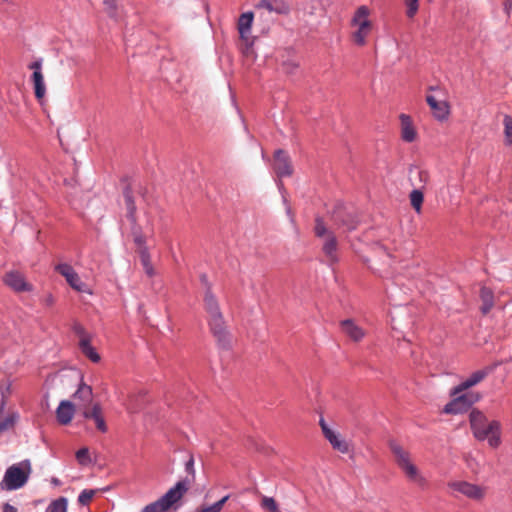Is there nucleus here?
<instances>
[{
	"instance_id": "7",
	"label": "nucleus",
	"mask_w": 512,
	"mask_h": 512,
	"mask_svg": "<svg viewBox=\"0 0 512 512\" xmlns=\"http://www.w3.org/2000/svg\"><path fill=\"white\" fill-rule=\"evenodd\" d=\"M314 231L317 237L323 239L322 251L326 257L327 263L330 265L336 263L338 261V243L335 234L327 230L321 218H316Z\"/></svg>"
},
{
	"instance_id": "42",
	"label": "nucleus",
	"mask_w": 512,
	"mask_h": 512,
	"mask_svg": "<svg viewBox=\"0 0 512 512\" xmlns=\"http://www.w3.org/2000/svg\"><path fill=\"white\" fill-rule=\"evenodd\" d=\"M185 469L188 474L192 476V480L195 478V470H194V458L190 456L189 460L186 462Z\"/></svg>"
},
{
	"instance_id": "29",
	"label": "nucleus",
	"mask_w": 512,
	"mask_h": 512,
	"mask_svg": "<svg viewBox=\"0 0 512 512\" xmlns=\"http://www.w3.org/2000/svg\"><path fill=\"white\" fill-rule=\"evenodd\" d=\"M67 506V499L60 497L49 504L47 512H67Z\"/></svg>"
},
{
	"instance_id": "32",
	"label": "nucleus",
	"mask_w": 512,
	"mask_h": 512,
	"mask_svg": "<svg viewBox=\"0 0 512 512\" xmlns=\"http://www.w3.org/2000/svg\"><path fill=\"white\" fill-rule=\"evenodd\" d=\"M420 0H404L406 7V16L410 19L414 18L419 10Z\"/></svg>"
},
{
	"instance_id": "12",
	"label": "nucleus",
	"mask_w": 512,
	"mask_h": 512,
	"mask_svg": "<svg viewBox=\"0 0 512 512\" xmlns=\"http://www.w3.org/2000/svg\"><path fill=\"white\" fill-rule=\"evenodd\" d=\"M321 430L323 432L324 437L329 441L333 449L346 454L349 452V444L347 441L341 438V436L333 431L329 426L326 424L325 420L323 418L319 421Z\"/></svg>"
},
{
	"instance_id": "9",
	"label": "nucleus",
	"mask_w": 512,
	"mask_h": 512,
	"mask_svg": "<svg viewBox=\"0 0 512 512\" xmlns=\"http://www.w3.org/2000/svg\"><path fill=\"white\" fill-rule=\"evenodd\" d=\"M448 485L452 490L473 500H481L486 494V489L484 487L465 481H454L450 482Z\"/></svg>"
},
{
	"instance_id": "13",
	"label": "nucleus",
	"mask_w": 512,
	"mask_h": 512,
	"mask_svg": "<svg viewBox=\"0 0 512 512\" xmlns=\"http://www.w3.org/2000/svg\"><path fill=\"white\" fill-rule=\"evenodd\" d=\"M273 169L278 177H288L293 173V167L289 155L284 150L274 153Z\"/></svg>"
},
{
	"instance_id": "4",
	"label": "nucleus",
	"mask_w": 512,
	"mask_h": 512,
	"mask_svg": "<svg viewBox=\"0 0 512 512\" xmlns=\"http://www.w3.org/2000/svg\"><path fill=\"white\" fill-rule=\"evenodd\" d=\"M389 446L394 455L395 462L403 471L405 476L418 486L425 487L427 481L425 477L422 476L416 465H414L413 462L411 461L409 452L406 451L402 446H400L395 441H391Z\"/></svg>"
},
{
	"instance_id": "35",
	"label": "nucleus",
	"mask_w": 512,
	"mask_h": 512,
	"mask_svg": "<svg viewBox=\"0 0 512 512\" xmlns=\"http://www.w3.org/2000/svg\"><path fill=\"white\" fill-rule=\"evenodd\" d=\"M126 206H127V217L131 220V222H135V211L136 206L132 196L129 193L125 194Z\"/></svg>"
},
{
	"instance_id": "16",
	"label": "nucleus",
	"mask_w": 512,
	"mask_h": 512,
	"mask_svg": "<svg viewBox=\"0 0 512 512\" xmlns=\"http://www.w3.org/2000/svg\"><path fill=\"white\" fill-rule=\"evenodd\" d=\"M340 326L342 332L354 342H360L366 335L365 330L351 319L341 321Z\"/></svg>"
},
{
	"instance_id": "15",
	"label": "nucleus",
	"mask_w": 512,
	"mask_h": 512,
	"mask_svg": "<svg viewBox=\"0 0 512 512\" xmlns=\"http://www.w3.org/2000/svg\"><path fill=\"white\" fill-rule=\"evenodd\" d=\"M83 416L87 419H92L95 422L96 428L105 433L107 431V425L102 415V408L99 403L93 404L91 408L84 407L83 408Z\"/></svg>"
},
{
	"instance_id": "6",
	"label": "nucleus",
	"mask_w": 512,
	"mask_h": 512,
	"mask_svg": "<svg viewBox=\"0 0 512 512\" xmlns=\"http://www.w3.org/2000/svg\"><path fill=\"white\" fill-rule=\"evenodd\" d=\"M32 468L29 460L10 466L1 482L4 490L12 491L23 487L31 474Z\"/></svg>"
},
{
	"instance_id": "20",
	"label": "nucleus",
	"mask_w": 512,
	"mask_h": 512,
	"mask_svg": "<svg viewBox=\"0 0 512 512\" xmlns=\"http://www.w3.org/2000/svg\"><path fill=\"white\" fill-rule=\"evenodd\" d=\"M257 8H263L269 12L283 14L288 12V6L284 0H260Z\"/></svg>"
},
{
	"instance_id": "26",
	"label": "nucleus",
	"mask_w": 512,
	"mask_h": 512,
	"mask_svg": "<svg viewBox=\"0 0 512 512\" xmlns=\"http://www.w3.org/2000/svg\"><path fill=\"white\" fill-rule=\"evenodd\" d=\"M74 397L82 400L84 403L89 404L92 401V388L91 386L81 383L74 394Z\"/></svg>"
},
{
	"instance_id": "31",
	"label": "nucleus",
	"mask_w": 512,
	"mask_h": 512,
	"mask_svg": "<svg viewBox=\"0 0 512 512\" xmlns=\"http://www.w3.org/2000/svg\"><path fill=\"white\" fill-rule=\"evenodd\" d=\"M282 69L286 74H294L299 67V62L294 57L282 61Z\"/></svg>"
},
{
	"instance_id": "43",
	"label": "nucleus",
	"mask_w": 512,
	"mask_h": 512,
	"mask_svg": "<svg viewBox=\"0 0 512 512\" xmlns=\"http://www.w3.org/2000/svg\"><path fill=\"white\" fill-rule=\"evenodd\" d=\"M42 63H43V60L42 59H38V60L32 62L28 66V68L33 70V73L42 72Z\"/></svg>"
},
{
	"instance_id": "19",
	"label": "nucleus",
	"mask_w": 512,
	"mask_h": 512,
	"mask_svg": "<svg viewBox=\"0 0 512 512\" xmlns=\"http://www.w3.org/2000/svg\"><path fill=\"white\" fill-rule=\"evenodd\" d=\"M253 22V13L252 12H246L243 13L238 20V30L240 37L245 40L246 42L249 41L250 33H251V27Z\"/></svg>"
},
{
	"instance_id": "49",
	"label": "nucleus",
	"mask_w": 512,
	"mask_h": 512,
	"mask_svg": "<svg viewBox=\"0 0 512 512\" xmlns=\"http://www.w3.org/2000/svg\"><path fill=\"white\" fill-rule=\"evenodd\" d=\"M430 90L431 91H440L438 88H435V87H430Z\"/></svg>"
},
{
	"instance_id": "27",
	"label": "nucleus",
	"mask_w": 512,
	"mask_h": 512,
	"mask_svg": "<svg viewBox=\"0 0 512 512\" xmlns=\"http://www.w3.org/2000/svg\"><path fill=\"white\" fill-rule=\"evenodd\" d=\"M19 419V415L16 412H12L3 419L0 420V434L12 429Z\"/></svg>"
},
{
	"instance_id": "46",
	"label": "nucleus",
	"mask_w": 512,
	"mask_h": 512,
	"mask_svg": "<svg viewBox=\"0 0 512 512\" xmlns=\"http://www.w3.org/2000/svg\"><path fill=\"white\" fill-rule=\"evenodd\" d=\"M201 281H202V283H204V284H205L206 288H207L208 286H209V287H211V285L208 283V280H207V276H206V275H204V274H203V275H201Z\"/></svg>"
},
{
	"instance_id": "33",
	"label": "nucleus",
	"mask_w": 512,
	"mask_h": 512,
	"mask_svg": "<svg viewBox=\"0 0 512 512\" xmlns=\"http://www.w3.org/2000/svg\"><path fill=\"white\" fill-rule=\"evenodd\" d=\"M504 134H505V142L508 145H512V117L506 115L504 117Z\"/></svg>"
},
{
	"instance_id": "34",
	"label": "nucleus",
	"mask_w": 512,
	"mask_h": 512,
	"mask_svg": "<svg viewBox=\"0 0 512 512\" xmlns=\"http://www.w3.org/2000/svg\"><path fill=\"white\" fill-rule=\"evenodd\" d=\"M169 508L159 498L157 501L147 505L142 512H166Z\"/></svg>"
},
{
	"instance_id": "45",
	"label": "nucleus",
	"mask_w": 512,
	"mask_h": 512,
	"mask_svg": "<svg viewBox=\"0 0 512 512\" xmlns=\"http://www.w3.org/2000/svg\"><path fill=\"white\" fill-rule=\"evenodd\" d=\"M3 512H17V509L9 503H6L3 507Z\"/></svg>"
},
{
	"instance_id": "30",
	"label": "nucleus",
	"mask_w": 512,
	"mask_h": 512,
	"mask_svg": "<svg viewBox=\"0 0 512 512\" xmlns=\"http://www.w3.org/2000/svg\"><path fill=\"white\" fill-rule=\"evenodd\" d=\"M260 506L268 512H280L279 506L273 497L262 496Z\"/></svg>"
},
{
	"instance_id": "17",
	"label": "nucleus",
	"mask_w": 512,
	"mask_h": 512,
	"mask_svg": "<svg viewBox=\"0 0 512 512\" xmlns=\"http://www.w3.org/2000/svg\"><path fill=\"white\" fill-rule=\"evenodd\" d=\"M75 414V406L68 400L60 402L56 409V418L61 425H68Z\"/></svg>"
},
{
	"instance_id": "10",
	"label": "nucleus",
	"mask_w": 512,
	"mask_h": 512,
	"mask_svg": "<svg viewBox=\"0 0 512 512\" xmlns=\"http://www.w3.org/2000/svg\"><path fill=\"white\" fill-rule=\"evenodd\" d=\"M191 481L188 479L179 481L170 488L160 499L169 509L177 503L189 490Z\"/></svg>"
},
{
	"instance_id": "18",
	"label": "nucleus",
	"mask_w": 512,
	"mask_h": 512,
	"mask_svg": "<svg viewBox=\"0 0 512 512\" xmlns=\"http://www.w3.org/2000/svg\"><path fill=\"white\" fill-rule=\"evenodd\" d=\"M400 122H401V138L405 142H409V143L415 141L417 138V132L414 128L411 117L406 114H401Z\"/></svg>"
},
{
	"instance_id": "36",
	"label": "nucleus",
	"mask_w": 512,
	"mask_h": 512,
	"mask_svg": "<svg viewBox=\"0 0 512 512\" xmlns=\"http://www.w3.org/2000/svg\"><path fill=\"white\" fill-rule=\"evenodd\" d=\"M228 499H229V496L226 495L222 499H220L219 501L214 503L213 505L201 508L198 512H220Z\"/></svg>"
},
{
	"instance_id": "41",
	"label": "nucleus",
	"mask_w": 512,
	"mask_h": 512,
	"mask_svg": "<svg viewBox=\"0 0 512 512\" xmlns=\"http://www.w3.org/2000/svg\"><path fill=\"white\" fill-rule=\"evenodd\" d=\"M358 221L351 216H347V219H342L341 224L346 226L349 231L356 228Z\"/></svg>"
},
{
	"instance_id": "1",
	"label": "nucleus",
	"mask_w": 512,
	"mask_h": 512,
	"mask_svg": "<svg viewBox=\"0 0 512 512\" xmlns=\"http://www.w3.org/2000/svg\"><path fill=\"white\" fill-rule=\"evenodd\" d=\"M203 301L204 309L208 314V324L212 334L217 339L220 346L228 348L231 343V337L227 330L218 300L209 286L205 290Z\"/></svg>"
},
{
	"instance_id": "40",
	"label": "nucleus",
	"mask_w": 512,
	"mask_h": 512,
	"mask_svg": "<svg viewBox=\"0 0 512 512\" xmlns=\"http://www.w3.org/2000/svg\"><path fill=\"white\" fill-rule=\"evenodd\" d=\"M103 4L105 9L109 15H114L117 10V5L115 0H103Z\"/></svg>"
},
{
	"instance_id": "28",
	"label": "nucleus",
	"mask_w": 512,
	"mask_h": 512,
	"mask_svg": "<svg viewBox=\"0 0 512 512\" xmlns=\"http://www.w3.org/2000/svg\"><path fill=\"white\" fill-rule=\"evenodd\" d=\"M424 196L421 189L416 188L410 193V203L414 210L419 213L422 208Z\"/></svg>"
},
{
	"instance_id": "5",
	"label": "nucleus",
	"mask_w": 512,
	"mask_h": 512,
	"mask_svg": "<svg viewBox=\"0 0 512 512\" xmlns=\"http://www.w3.org/2000/svg\"><path fill=\"white\" fill-rule=\"evenodd\" d=\"M370 13V9L367 6L362 5L357 8L354 16L352 17V39L354 43L359 46L366 44V39L372 31L373 23L369 19Z\"/></svg>"
},
{
	"instance_id": "38",
	"label": "nucleus",
	"mask_w": 512,
	"mask_h": 512,
	"mask_svg": "<svg viewBox=\"0 0 512 512\" xmlns=\"http://www.w3.org/2000/svg\"><path fill=\"white\" fill-rule=\"evenodd\" d=\"M76 459L79 462V464L84 465V466L88 465L91 462L88 448L83 447V448L79 449L76 452Z\"/></svg>"
},
{
	"instance_id": "47",
	"label": "nucleus",
	"mask_w": 512,
	"mask_h": 512,
	"mask_svg": "<svg viewBox=\"0 0 512 512\" xmlns=\"http://www.w3.org/2000/svg\"><path fill=\"white\" fill-rule=\"evenodd\" d=\"M5 404H6L5 399H4V398H2L1 403H0V414H1V413L3 412V410H4Z\"/></svg>"
},
{
	"instance_id": "11",
	"label": "nucleus",
	"mask_w": 512,
	"mask_h": 512,
	"mask_svg": "<svg viewBox=\"0 0 512 512\" xmlns=\"http://www.w3.org/2000/svg\"><path fill=\"white\" fill-rule=\"evenodd\" d=\"M3 282L15 292H30L32 284L26 281L25 276L18 271H9L3 277Z\"/></svg>"
},
{
	"instance_id": "14",
	"label": "nucleus",
	"mask_w": 512,
	"mask_h": 512,
	"mask_svg": "<svg viewBox=\"0 0 512 512\" xmlns=\"http://www.w3.org/2000/svg\"><path fill=\"white\" fill-rule=\"evenodd\" d=\"M426 102L429 105L433 116L439 120H446L450 114V106L447 101L438 99L434 95H427Z\"/></svg>"
},
{
	"instance_id": "8",
	"label": "nucleus",
	"mask_w": 512,
	"mask_h": 512,
	"mask_svg": "<svg viewBox=\"0 0 512 512\" xmlns=\"http://www.w3.org/2000/svg\"><path fill=\"white\" fill-rule=\"evenodd\" d=\"M55 270L61 274L67 283L76 291L82 293H91L87 284H85L79 277L74 268L67 263H60L55 266Z\"/></svg>"
},
{
	"instance_id": "39",
	"label": "nucleus",
	"mask_w": 512,
	"mask_h": 512,
	"mask_svg": "<svg viewBox=\"0 0 512 512\" xmlns=\"http://www.w3.org/2000/svg\"><path fill=\"white\" fill-rule=\"evenodd\" d=\"M73 331L78 336L79 343L83 340L91 339L90 335L86 332L85 328L79 323L74 324Z\"/></svg>"
},
{
	"instance_id": "2",
	"label": "nucleus",
	"mask_w": 512,
	"mask_h": 512,
	"mask_svg": "<svg viewBox=\"0 0 512 512\" xmlns=\"http://www.w3.org/2000/svg\"><path fill=\"white\" fill-rule=\"evenodd\" d=\"M491 372L492 368L490 367L473 372L465 381L452 390L451 395L456 397L444 406L443 411L446 414H458L466 411L473 401L468 395H457L483 381Z\"/></svg>"
},
{
	"instance_id": "48",
	"label": "nucleus",
	"mask_w": 512,
	"mask_h": 512,
	"mask_svg": "<svg viewBox=\"0 0 512 512\" xmlns=\"http://www.w3.org/2000/svg\"><path fill=\"white\" fill-rule=\"evenodd\" d=\"M511 7V3L510 2H506L505 3V10L508 11V9Z\"/></svg>"
},
{
	"instance_id": "25",
	"label": "nucleus",
	"mask_w": 512,
	"mask_h": 512,
	"mask_svg": "<svg viewBox=\"0 0 512 512\" xmlns=\"http://www.w3.org/2000/svg\"><path fill=\"white\" fill-rule=\"evenodd\" d=\"M139 255H140V261H141V264L143 266L145 273L149 277L154 276L155 271H154L153 265L151 263L150 254H149L147 248L146 247L141 248L139 250Z\"/></svg>"
},
{
	"instance_id": "22",
	"label": "nucleus",
	"mask_w": 512,
	"mask_h": 512,
	"mask_svg": "<svg viewBox=\"0 0 512 512\" xmlns=\"http://www.w3.org/2000/svg\"><path fill=\"white\" fill-rule=\"evenodd\" d=\"M410 173V181L413 186L421 189L428 182L429 174L426 170L416 168L415 170H410Z\"/></svg>"
},
{
	"instance_id": "44",
	"label": "nucleus",
	"mask_w": 512,
	"mask_h": 512,
	"mask_svg": "<svg viewBox=\"0 0 512 512\" xmlns=\"http://www.w3.org/2000/svg\"><path fill=\"white\" fill-rule=\"evenodd\" d=\"M134 241H135V243L139 246V250H140L141 248H144V247H145V246H144V242H145V240H144V237H143L142 235H136V236H135V238H134Z\"/></svg>"
},
{
	"instance_id": "3",
	"label": "nucleus",
	"mask_w": 512,
	"mask_h": 512,
	"mask_svg": "<svg viewBox=\"0 0 512 512\" xmlns=\"http://www.w3.org/2000/svg\"><path fill=\"white\" fill-rule=\"evenodd\" d=\"M470 426L477 440H487L492 448L500 445L501 425L497 420L489 421L480 410L473 409L469 415Z\"/></svg>"
},
{
	"instance_id": "37",
	"label": "nucleus",
	"mask_w": 512,
	"mask_h": 512,
	"mask_svg": "<svg viewBox=\"0 0 512 512\" xmlns=\"http://www.w3.org/2000/svg\"><path fill=\"white\" fill-rule=\"evenodd\" d=\"M96 490H93V489H85L83 490L80 495L78 496V502L81 504V505H88L91 500L93 499V497L95 496L96 494Z\"/></svg>"
},
{
	"instance_id": "23",
	"label": "nucleus",
	"mask_w": 512,
	"mask_h": 512,
	"mask_svg": "<svg viewBox=\"0 0 512 512\" xmlns=\"http://www.w3.org/2000/svg\"><path fill=\"white\" fill-rule=\"evenodd\" d=\"M480 298L482 300L481 310L484 314L488 313L494 305V295L490 288L482 287L480 290Z\"/></svg>"
},
{
	"instance_id": "24",
	"label": "nucleus",
	"mask_w": 512,
	"mask_h": 512,
	"mask_svg": "<svg viewBox=\"0 0 512 512\" xmlns=\"http://www.w3.org/2000/svg\"><path fill=\"white\" fill-rule=\"evenodd\" d=\"M81 352L89 358L92 362L97 363L100 361V355L95 351L91 345V339L83 340L79 343Z\"/></svg>"
},
{
	"instance_id": "21",
	"label": "nucleus",
	"mask_w": 512,
	"mask_h": 512,
	"mask_svg": "<svg viewBox=\"0 0 512 512\" xmlns=\"http://www.w3.org/2000/svg\"><path fill=\"white\" fill-rule=\"evenodd\" d=\"M33 83L34 94L37 100H42L46 94V86L44 82V76L42 72L33 73L31 76Z\"/></svg>"
}]
</instances>
